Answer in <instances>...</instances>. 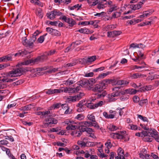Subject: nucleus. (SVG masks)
<instances>
[{
  "label": "nucleus",
  "mask_w": 159,
  "mask_h": 159,
  "mask_svg": "<svg viewBox=\"0 0 159 159\" xmlns=\"http://www.w3.org/2000/svg\"><path fill=\"white\" fill-rule=\"evenodd\" d=\"M139 45L141 46V45H142L143 46V45L142 44H135L134 43H132L130 45V48H138L139 47Z\"/></svg>",
  "instance_id": "44"
},
{
  "label": "nucleus",
  "mask_w": 159,
  "mask_h": 159,
  "mask_svg": "<svg viewBox=\"0 0 159 159\" xmlns=\"http://www.w3.org/2000/svg\"><path fill=\"white\" fill-rule=\"evenodd\" d=\"M105 4H103L102 2L100 1L97 6V8L99 9L103 8L104 7V5Z\"/></svg>",
  "instance_id": "42"
},
{
  "label": "nucleus",
  "mask_w": 159,
  "mask_h": 159,
  "mask_svg": "<svg viewBox=\"0 0 159 159\" xmlns=\"http://www.w3.org/2000/svg\"><path fill=\"white\" fill-rule=\"evenodd\" d=\"M10 66V65L9 64H0V70L3 69L7 67L8 66Z\"/></svg>",
  "instance_id": "55"
},
{
  "label": "nucleus",
  "mask_w": 159,
  "mask_h": 159,
  "mask_svg": "<svg viewBox=\"0 0 159 159\" xmlns=\"http://www.w3.org/2000/svg\"><path fill=\"white\" fill-rule=\"evenodd\" d=\"M103 81L106 86H107L108 84H111L113 85H116V80L115 79H107L104 80Z\"/></svg>",
  "instance_id": "13"
},
{
  "label": "nucleus",
  "mask_w": 159,
  "mask_h": 159,
  "mask_svg": "<svg viewBox=\"0 0 159 159\" xmlns=\"http://www.w3.org/2000/svg\"><path fill=\"white\" fill-rule=\"evenodd\" d=\"M4 61L7 62L8 61H12V55L9 54L7 55L3 56Z\"/></svg>",
  "instance_id": "28"
},
{
  "label": "nucleus",
  "mask_w": 159,
  "mask_h": 159,
  "mask_svg": "<svg viewBox=\"0 0 159 159\" xmlns=\"http://www.w3.org/2000/svg\"><path fill=\"white\" fill-rule=\"evenodd\" d=\"M68 24H69L70 26L72 27L76 24V22L73 19L70 18V22H68Z\"/></svg>",
  "instance_id": "46"
},
{
  "label": "nucleus",
  "mask_w": 159,
  "mask_h": 159,
  "mask_svg": "<svg viewBox=\"0 0 159 159\" xmlns=\"http://www.w3.org/2000/svg\"><path fill=\"white\" fill-rule=\"evenodd\" d=\"M82 134L81 131L80 130H75L72 132L71 133V135H72L75 136L76 137H80Z\"/></svg>",
  "instance_id": "22"
},
{
  "label": "nucleus",
  "mask_w": 159,
  "mask_h": 159,
  "mask_svg": "<svg viewBox=\"0 0 159 159\" xmlns=\"http://www.w3.org/2000/svg\"><path fill=\"white\" fill-rule=\"evenodd\" d=\"M106 85L103 80L101 82L96 84L94 87H92V90L96 93H94V98L91 99V102H94L97 99H102L107 94L106 91L104 89L106 88Z\"/></svg>",
  "instance_id": "1"
},
{
  "label": "nucleus",
  "mask_w": 159,
  "mask_h": 159,
  "mask_svg": "<svg viewBox=\"0 0 159 159\" xmlns=\"http://www.w3.org/2000/svg\"><path fill=\"white\" fill-rule=\"evenodd\" d=\"M29 52L26 50H24L23 51L20 50L18 52L16 53L14 55L15 57H16L17 56H23L25 55H27Z\"/></svg>",
  "instance_id": "18"
},
{
  "label": "nucleus",
  "mask_w": 159,
  "mask_h": 159,
  "mask_svg": "<svg viewBox=\"0 0 159 159\" xmlns=\"http://www.w3.org/2000/svg\"><path fill=\"white\" fill-rule=\"evenodd\" d=\"M126 93H129L131 94H135L138 91V90L135 89H126L125 90Z\"/></svg>",
  "instance_id": "20"
},
{
  "label": "nucleus",
  "mask_w": 159,
  "mask_h": 159,
  "mask_svg": "<svg viewBox=\"0 0 159 159\" xmlns=\"http://www.w3.org/2000/svg\"><path fill=\"white\" fill-rule=\"evenodd\" d=\"M138 117L139 118L141 119L143 121L148 122V120L146 117H143V116L139 115H138Z\"/></svg>",
  "instance_id": "51"
},
{
  "label": "nucleus",
  "mask_w": 159,
  "mask_h": 159,
  "mask_svg": "<svg viewBox=\"0 0 159 159\" xmlns=\"http://www.w3.org/2000/svg\"><path fill=\"white\" fill-rule=\"evenodd\" d=\"M53 11L55 15V16H60L62 14L61 12L58 11L57 10H55Z\"/></svg>",
  "instance_id": "64"
},
{
  "label": "nucleus",
  "mask_w": 159,
  "mask_h": 159,
  "mask_svg": "<svg viewBox=\"0 0 159 159\" xmlns=\"http://www.w3.org/2000/svg\"><path fill=\"white\" fill-rule=\"evenodd\" d=\"M121 33V32L120 31L114 30L112 31L108 32L107 36L108 37H114L120 35Z\"/></svg>",
  "instance_id": "12"
},
{
  "label": "nucleus",
  "mask_w": 159,
  "mask_h": 159,
  "mask_svg": "<svg viewBox=\"0 0 159 159\" xmlns=\"http://www.w3.org/2000/svg\"><path fill=\"white\" fill-rule=\"evenodd\" d=\"M133 100L134 102L137 103L139 102V98L137 96H135L133 98Z\"/></svg>",
  "instance_id": "56"
},
{
  "label": "nucleus",
  "mask_w": 159,
  "mask_h": 159,
  "mask_svg": "<svg viewBox=\"0 0 159 159\" xmlns=\"http://www.w3.org/2000/svg\"><path fill=\"white\" fill-rule=\"evenodd\" d=\"M51 112L50 111H43L42 115V117H40L42 118H49L50 117H52L51 116Z\"/></svg>",
  "instance_id": "17"
},
{
  "label": "nucleus",
  "mask_w": 159,
  "mask_h": 159,
  "mask_svg": "<svg viewBox=\"0 0 159 159\" xmlns=\"http://www.w3.org/2000/svg\"><path fill=\"white\" fill-rule=\"evenodd\" d=\"M56 52V51L55 50H50V51L48 52H45L47 54V55L48 56L52 55L55 53Z\"/></svg>",
  "instance_id": "62"
},
{
  "label": "nucleus",
  "mask_w": 159,
  "mask_h": 159,
  "mask_svg": "<svg viewBox=\"0 0 159 159\" xmlns=\"http://www.w3.org/2000/svg\"><path fill=\"white\" fill-rule=\"evenodd\" d=\"M108 128L111 131H114L118 129L117 127L111 124L108 127Z\"/></svg>",
  "instance_id": "31"
},
{
  "label": "nucleus",
  "mask_w": 159,
  "mask_h": 159,
  "mask_svg": "<svg viewBox=\"0 0 159 159\" xmlns=\"http://www.w3.org/2000/svg\"><path fill=\"white\" fill-rule=\"evenodd\" d=\"M105 145L107 148L110 149L111 148L112 145L111 142L110 140H108L107 142L105 143Z\"/></svg>",
  "instance_id": "34"
},
{
  "label": "nucleus",
  "mask_w": 159,
  "mask_h": 159,
  "mask_svg": "<svg viewBox=\"0 0 159 159\" xmlns=\"http://www.w3.org/2000/svg\"><path fill=\"white\" fill-rule=\"evenodd\" d=\"M128 127L132 130H137L138 129L137 125H129ZM140 128L139 127V129L140 130Z\"/></svg>",
  "instance_id": "37"
},
{
  "label": "nucleus",
  "mask_w": 159,
  "mask_h": 159,
  "mask_svg": "<svg viewBox=\"0 0 159 159\" xmlns=\"http://www.w3.org/2000/svg\"><path fill=\"white\" fill-rule=\"evenodd\" d=\"M85 100H81L77 104L76 107L78 108L77 109V111L78 112H81L84 111L86 107L84 106L86 105Z\"/></svg>",
  "instance_id": "6"
},
{
  "label": "nucleus",
  "mask_w": 159,
  "mask_h": 159,
  "mask_svg": "<svg viewBox=\"0 0 159 159\" xmlns=\"http://www.w3.org/2000/svg\"><path fill=\"white\" fill-rule=\"evenodd\" d=\"M111 72L110 71L107 72L106 73H102L99 75L98 77V78H103L107 76V75L111 73Z\"/></svg>",
  "instance_id": "40"
},
{
  "label": "nucleus",
  "mask_w": 159,
  "mask_h": 159,
  "mask_svg": "<svg viewBox=\"0 0 159 159\" xmlns=\"http://www.w3.org/2000/svg\"><path fill=\"white\" fill-rule=\"evenodd\" d=\"M52 35L57 36H59L61 35V33L59 31L57 30L54 29Z\"/></svg>",
  "instance_id": "33"
},
{
  "label": "nucleus",
  "mask_w": 159,
  "mask_h": 159,
  "mask_svg": "<svg viewBox=\"0 0 159 159\" xmlns=\"http://www.w3.org/2000/svg\"><path fill=\"white\" fill-rule=\"evenodd\" d=\"M76 32H79L81 33L87 34H89L92 33V32H91V31H90L88 29L86 28H81L80 29L76 31Z\"/></svg>",
  "instance_id": "16"
},
{
  "label": "nucleus",
  "mask_w": 159,
  "mask_h": 159,
  "mask_svg": "<svg viewBox=\"0 0 159 159\" xmlns=\"http://www.w3.org/2000/svg\"><path fill=\"white\" fill-rule=\"evenodd\" d=\"M84 95V94L83 93H80L79 94L75 95L74 96L75 101L79 100Z\"/></svg>",
  "instance_id": "30"
},
{
  "label": "nucleus",
  "mask_w": 159,
  "mask_h": 159,
  "mask_svg": "<svg viewBox=\"0 0 159 159\" xmlns=\"http://www.w3.org/2000/svg\"><path fill=\"white\" fill-rule=\"evenodd\" d=\"M34 69L31 70L30 68L28 67H20L15 69H13V70L7 72V75L10 77L20 76L22 75L23 73L29 71L34 72Z\"/></svg>",
  "instance_id": "2"
},
{
  "label": "nucleus",
  "mask_w": 159,
  "mask_h": 159,
  "mask_svg": "<svg viewBox=\"0 0 159 159\" xmlns=\"http://www.w3.org/2000/svg\"><path fill=\"white\" fill-rule=\"evenodd\" d=\"M78 83L81 85L82 87L86 88L89 89H90L92 88V87L90 86V83H89V81H88V80L84 79L79 81L78 82Z\"/></svg>",
  "instance_id": "9"
},
{
  "label": "nucleus",
  "mask_w": 159,
  "mask_h": 159,
  "mask_svg": "<svg viewBox=\"0 0 159 159\" xmlns=\"http://www.w3.org/2000/svg\"><path fill=\"white\" fill-rule=\"evenodd\" d=\"M82 42V41L81 40L76 41L75 42H72L70 46L74 44V46H76L80 44Z\"/></svg>",
  "instance_id": "39"
},
{
  "label": "nucleus",
  "mask_w": 159,
  "mask_h": 159,
  "mask_svg": "<svg viewBox=\"0 0 159 159\" xmlns=\"http://www.w3.org/2000/svg\"><path fill=\"white\" fill-rule=\"evenodd\" d=\"M106 13L104 12H102L99 13H97L96 14H94L95 16H98V17H102L104 16L105 15Z\"/></svg>",
  "instance_id": "57"
},
{
  "label": "nucleus",
  "mask_w": 159,
  "mask_h": 159,
  "mask_svg": "<svg viewBox=\"0 0 159 159\" xmlns=\"http://www.w3.org/2000/svg\"><path fill=\"white\" fill-rule=\"evenodd\" d=\"M87 117L89 120L92 121V123L98 124L95 120V116H94L93 114L88 115L87 116Z\"/></svg>",
  "instance_id": "23"
},
{
  "label": "nucleus",
  "mask_w": 159,
  "mask_h": 159,
  "mask_svg": "<svg viewBox=\"0 0 159 159\" xmlns=\"http://www.w3.org/2000/svg\"><path fill=\"white\" fill-rule=\"evenodd\" d=\"M30 2L35 5H37L41 7L43 6V3L39 0H31Z\"/></svg>",
  "instance_id": "25"
},
{
  "label": "nucleus",
  "mask_w": 159,
  "mask_h": 159,
  "mask_svg": "<svg viewBox=\"0 0 159 159\" xmlns=\"http://www.w3.org/2000/svg\"><path fill=\"white\" fill-rule=\"evenodd\" d=\"M61 104L60 103H57V104H53L52 106L51 107V108H59L61 106Z\"/></svg>",
  "instance_id": "45"
},
{
  "label": "nucleus",
  "mask_w": 159,
  "mask_h": 159,
  "mask_svg": "<svg viewBox=\"0 0 159 159\" xmlns=\"http://www.w3.org/2000/svg\"><path fill=\"white\" fill-rule=\"evenodd\" d=\"M90 102H91V101H90ZM94 106L95 104L91 102L88 103L87 105V107L88 108L92 109H94L95 108V107Z\"/></svg>",
  "instance_id": "41"
},
{
  "label": "nucleus",
  "mask_w": 159,
  "mask_h": 159,
  "mask_svg": "<svg viewBox=\"0 0 159 159\" xmlns=\"http://www.w3.org/2000/svg\"><path fill=\"white\" fill-rule=\"evenodd\" d=\"M105 69L104 67L102 66L101 67L94 69L93 70V72H97L101 71Z\"/></svg>",
  "instance_id": "54"
},
{
  "label": "nucleus",
  "mask_w": 159,
  "mask_h": 159,
  "mask_svg": "<svg viewBox=\"0 0 159 159\" xmlns=\"http://www.w3.org/2000/svg\"><path fill=\"white\" fill-rule=\"evenodd\" d=\"M103 115L107 119H113L115 116V115L114 114H108L105 111L103 112Z\"/></svg>",
  "instance_id": "24"
},
{
  "label": "nucleus",
  "mask_w": 159,
  "mask_h": 159,
  "mask_svg": "<svg viewBox=\"0 0 159 159\" xmlns=\"http://www.w3.org/2000/svg\"><path fill=\"white\" fill-rule=\"evenodd\" d=\"M129 83V82L125 80H116V85H127Z\"/></svg>",
  "instance_id": "21"
},
{
  "label": "nucleus",
  "mask_w": 159,
  "mask_h": 159,
  "mask_svg": "<svg viewBox=\"0 0 159 159\" xmlns=\"http://www.w3.org/2000/svg\"><path fill=\"white\" fill-rule=\"evenodd\" d=\"M47 56H48L47 55V54L45 52L44 53L43 55L39 56L40 62H43L45 60H47L48 59Z\"/></svg>",
  "instance_id": "29"
},
{
  "label": "nucleus",
  "mask_w": 159,
  "mask_h": 159,
  "mask_svg": "<svg viewBox=\"0 0 159 159\" xmlns=\"http://www.w3.org/2000/svg\"><path fill=\"white\" fill-rule=\"evenodd\" d=\"M157 132L155 129L149 130V131H143L141 133L142 135L144 136L154 137L156 135Z\"/></svg>",
  "instance_id": "5"
},
{
  "label": "nucleus",
  "mask_w": 159,
  "mask_h": 159,
  "mask_svg": "<svg viewBox=\"0 0 159 159\" xmlns=\"http://www.w3.org/2000/svg\"><path fill=\"white\" fill-rule=\"evenodd\" d=\"M91 143L90 142H84V141H78L77 142V144L81 146V147H85L89 146V143Z\"/></svg>",
  "instance_id": "19"
},
{
  "label": "nucleus",
  "mask_w": 159,
  "mask_h": 159,
  "mask_svg": "<svg viewBox=\"0 0 159 159\" xmlns=\"http://www.w3.org/2000/svg\"><path fill=\"white\" fill-rule=\"evenodd\" d=\"M89 81V83H90V86L92 87L93 86V84L95 83V80L93 79H89V80H88Z\"/></svg>",
  "instance_id": "53"
},
{
  "label": "nucleus",
  "mask_w": 159,
  "mask_h": 159,
  "mask_svg": "<svg viewBox=\"0 0 159 159\" xmlns=\"http://www.w3.org/2000/svg\"><path fill=\"white\" fill-rule=\"evenodd\" d=\"M96 59V57L93 56L88 57H85L80 59V62L82 64H85L91 63Z\"/></svg>",
  "instance_id": "4"
},
{
  "label": "nucleus",
  "mask_w": 159,
  "mask_h": 159,
  "mask_svg": "<svg viewBox=\"0 0 159 159\" xmlns=\"http://www.w3.org/2000/svg\"><path fill=\"white\" fill-rule=\"evenodd\" d=\"M22 39V43L24 45L30 48L33 47L34 44L31 43V42L30 39L27 40L26 37L23 38Z\"/></svg>",
  "instance_id": "10"
},
{
  "label": "nucleus",
  "mask_w": 159,
  "mask_h": 159,
  "mask_svg": "<svg viewBox=\"0 0 159 159\" xmlns=\"http://www.w3.org/2000/svg\"><path fill=\"white\" fill-rule=\"evenodd\" d=\"M129 98V96L128 95H124L122 96L120 98V100L122 101H124L127 100Z\"/></svg>",
  "instance_id": "50"
},
{
  "label": "nucleus",
  "mask_w": 159,
  "mask_h": 159,
  "mask_svg": "<svg viewBox=\"0 0 159 159\" xmlns=\"http://www.w3.org/2000/svg\"><path fill=\"white\" fill-rule=\"evenodd\" d=\"M24 80H20L13 83V84L14 85H17L22 84L24 83Z\"/></svg>",
  "instance_id": "47"
},
{
  "label": "nucleus",
  "mask_w": 159,
  "mask_h": 159,
  "mask_svg": "<svg viewBox=\"0 0 159 159\" xmlns=\"http://www.w3.org/2000/svg\"><path fill=\"white\" fill-rule=\"evenodd\" d=\"M36 14L37 16L42 18L43 17V15L42 14V11L41 10H37L36 12Z\"/></svg>",
  "instance_id": "48"
},
{
  "label": "nucleus",
  "mask_w": 159,
  "mask_h": 159,
  "mask_svg": "<svg viewBox=\"0 0 159 159\" xmlns=\"http://www.w3.org/2000/svg\"><path fill=\"white\" fill-rule=\"evenodd\" d=\"M31 106V104H30L28 105H27L25 106H24L22 107V109L24 110H30L31 109L30 106Z\"/></svg>",
  "instance_id": "49"
},
{
  "label": "nucleus",
  "mask_w": 159,
  "mask_h": 159,
  "mask_svg": "<svg viewBox=\"0 0 159 159\" xmlns=\"http://www.w3.org/2000/svg\"><path fill=\"white\" fill-rule=\"evenodd\" d=\"M48 66H44L42 67L38 68H37V71H41L43 70H45L48 68Z\"/></svg>",
  "instance_id": "60"
},
{
  "label": "nucleus",
  "mask_w": 159,
  "mask_h": 159,
  "mask_svg": "<svg viewBox=\"0 0 159 159\" xmlns=\"http://www.w3.org/2000/svg\"><path fill=\"white\" fill-rule=\"evenodd\" d=\"M103 104V102L102 101H100L98 102L95 103V107L97 108L98 107H101Z\"/></svg>",
  "instance_id": "35"
},
{
  "label": "nucleus",
  "mask_w": 159,
  "mask_h": 159,
  "mask_svg": "<svg viewBox=\"0 0 159 159\" xmlns=\"http://www.w3.org/2000/svg\"><path fill=\"white\" fill-rule=\"evenodd\" d=\"M7 72L6 73V76H4L2 79V82H11L15 81L16 79L15 78L13 79H8L7 77H10L9 76H7Z\"/></svg>",
  "instance_id": "15"
},
{
  "label": "nucleus",
  "mask_w": 159,
  "mask_h": 159,
  "mask_svg": "<svg viewBox=\"0 0 159 159\" xmlns=\"http://www.w3.org/2000/svg\"><path fill=\"white\" fill-rule=\"evenodd\" d=\"M126 131H120V132L116 133L117 139H123L126 136Z\"/></svg>",
  "instance_id": "14"
},
{
  "label": "nucleus",
  "mask_w": 159,
  "mask_h": 159,
  "mask_svg": "<svg viewBox=\"0 0 159 159\" xmlns=\"http://www.w3.org/2000/svg\"><path fill=\"white\" fill-rule=\"evenodd\" d=\"M81 6L82 5H80L79 4H77L72 7H69L68 8L69 9L71 10H73L77 8V10H78L80 9V8L81 7Z\"/></svg>",
  "instance_id": "32"
},
{
  "label": "nucleus",
  "mask_w": 159,
  "mask_h": 159,
  "mask_svg": "<svg viewBox=\"0 0 159 159\" xmlns=\"http://www.w3.org/2000/svg\"><path fill=\"white\" fill-rule=\"evenodd\" d=\"M81 126H78V128L77 129H79L81 131L82 133V132L86 131V128H83L82 127L81 125H80Z\"/></svg>",
  "instance_id": "58"
},
{
  "label": "nucleus",
  "mask_w": 159,
  "mask_h": 159,
  "mask_svg": "<svg viewBox=\"0 0 159 159\" xmlns=\"http://www.w3.org/2000/svg\"><path fill=\"white\" fill-rule=\"evenodd\" d=\"M66 124L68 125L66 127V129L67 130H71L77 129L78 126L73 125L75 124V123L73 121H66Z\"/></svg>",
  "instance_id": "8"
},
{
  "label": "nucleus",
  "mask_w": 159,
  "mask_h": 159,
  "mask_svg": "<svg viewBox=\"0 0 159 159\" xmlns=\"http://www.w3.org/2000/svg\"><path fill=\"white\" fill-rule=\"evenodd\" d=\"M148 103V100L147 99H145L143 100H141L139 101V104L142 106H143L144 104Z\"/></svg>",
  "instance_id": "38"
},
{
  "label": "nucleus",
  "mask_w": 159,
  "mask_h": 159,
  "mask_svg": "<svg viewBox=\"0 0 159 159\" xmlns=\"http://www.w3.org/2000/svg\"><path fill=\"white\" fill-rule=\"evenodd\" d=\"M78 84L79 85V86L76 87L75 88H74L73 89V90L74 92H77L79 91L82 87L80 84L79 83Z\"/></svg>",
  "instance_id": "63"
},
{
  "label": "nucleus",
  "mask_w": 159,
  "mask_h": 159,
  "mask_svg": "<svg viewBox=\"0 0 159 159\" xmlns=\"http://www.w3.org/2000/svg\"><path fill=\"white\" fill-rule=\"evenodd\" d=\"M108 96L109 102H113L116 100V99L112 97V96L111 94H109Z\"/></svg>",
  "instance_id": "52"
},
{
  "label": "nucleus",
  "mask_w": 159,
  "mask_h": 159,
  "mask_svg": "<svg viewBox=\"0 0 159 159\" xmlns=\"http://www.w3.org/2000/svg\"><path fill=\"white\" fill-rule=\"evenodd\" d=\"M84 118V116L83 114H78L75 117V118L79 120H83Z\"/></svg>",
  "instance_id": "36"
},
{
  "label": "nucleus",
  "mask_w": 159,
  "mask_h": 159,
  "mask_svg": "<svg viewBox=\"0 0 159 159\" xmlns=\"http://www.w3.org/2000/svg\"><path fill=\"white\" fill-rule=\"evenodd\" d=\"M117 152L118 156L119 157H121L122 158L123 157H124V151L120 147L118 148L117 150Z\"/></svg>",
  "instance_id": "26"
},
{
  "label": "nucleus",
  "mask_w": 159,
  "mask_h": 159,
  "mask_svg": "<svg viewBox=\"0 0 159 159\" xmlns=\"http://www.w3.org/2000/svg\"><path fill=\"white\" fill-rule=\"evenodd\" d=\"M141 75V74H139L138 73L134 74L131 76V77L133 79H137L139 78Z\"/></svg>",
  "instance_id": "59"
},
{
  "label": "nucleus",
  "mask_w": 159,
  "mask_h": 159,
  "mask_svg": "<svg viewBox=\"0 0 159 159\" xmlns=\"http://www.w3.org/2000/svg\"><path fill=\"white\" fill-rule=\"evenodd\" d=\"M45 92L47 94L52 95L55 93H62L63 92V90L60 89H49L46 90L45 91Z\"/></svg>",
  "instance_id": "11"
},
{
  "label": "nucleus",
  "mask_w": 159,
  "mask_h": 159,
  "mask_svg": "<svg viewBox=\"0 0 159 159\" xmlns=\"http://www.w3.org/2000/svg\"><path fill=\"white\" fill-rule=\"evenodd\" d=\"M32 59H31L25 61L22 63L23 65H27L30 63H33Z\"/></svg>",
  "instance_id": "43"
},
{
  "label": "nucleus",
  "mask_w": 159,
  "mask_h": 159,
  "mask_svg": "<svg viewBox=\"0 0 159 159\" xmlns=\"http://www.w3.org/2000/svg\"><path fill=\"white\" fill-rule=\"evenodd\" d=\"M116 7H112L109 9V10L108 11V14H110V13L114 11H115L117 10Z\"/></svg>",
  "instance_id": "61"
},
{
  "label": "nucleus",
  "mask_w": 159,
  "mask_h": 159,
  "mask_svg": "<svg viewBox=\"0 0 159 159\" xmlns=\"http://www.w3.org/2000/svg\"><path fill=\"white\" fill-rule=\"evenodd\" d=\"M80 125H81L82 126L85 125V127H89L93 126L95 128L98 129L99 128V126L98 124H95L94 123H92V122L86 121L85 122H81L79 123Z\"/></svg>",
  "instance_id": "7"
},
{
  "label": "nucleus",
  "mask_w": 159,
  "mask_h": 159,
  "mask_svg": "<svg viewBox=\"0 0 159 159\" xmlns=\"http://www.w3.org/2000/svg\"><path fill=\"white\" fill-rule=\"evenodd\" d=\"M47 17L51 20H53L55 18V16L53 11H51L49 14L48 13Z\"/></svg>",
  "instance_id": "27"
},
{
  "label": "nucleus",
  "mask_w": 159,
  "mask_h": 159,
  "mask_svg": "<svg viewBox=\"0 0 159 159\" xmlns=\"http://www.w3.org/2000/svg\"><path fill=\"white\" fill-rule=\"evenodd\" d=\"M45 121L47 123H45L41 125V127L42 128H47L51 124H55L57 123V120L52 117H50L49 118H46L45 119Z\"/></svg>",
  "instance_id": "3"
}]
</instances>
